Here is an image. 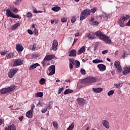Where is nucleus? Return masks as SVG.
<instances>
[{
	"mask_svg": "<svg viewBox=\"0 0 130 130\" xmlns=\"http://www.w3.org/2000/svg\"><path fill=\"white\" fill-rule=\"evenodd\" d=\"M102 123L106 128H109L110 126H109V122L106 120H104L102 121Z\"/></svg>",
	"mask_w": 130,
	"mask_h": 130,
	"instance_id": "obj_19",
	"label": "nucleus"
},
{
	"mask_svg": "<svg viewBox=\"0 0 130 130\" xmlns=\"http://www.w3.org/2000/svg\"><path fill=\"white\" fill-rule=\"evenodd\" d=\"M94 34L95 35H96V37H98V38H99L100 40H102V39L105 35L100 30L96 31Z\"/></svg>",
	"mask_w": 130,
	"mask_h": 130,
	"instance_id": "obj_12",
	"label": "nucleus"
},
{
	"mask_svg": "<svg viewBox=\"0 0 130 130\" xmlns=\"http://www.w3.org/2000/svg\"><path fill=\"white\" fill-rule=\"evenodd\" d=\"M99 17L100 18H101V19H102L103 18L104 21H106V22H107V21H108V19H110V14L106 12H103L102 14L100 15Z\"/></svg>",
	"mask_w": 130,
	"mask_h": 130,
	"instance_id": "obj_7",
	"label": "nucleus"
},
{
	"mask_svg": "<svg viewBox=\"0 0 130 130\" xmlns=\"http://www.w3.org/2000/svg\"><path fill=\"white\" fill-rule=\"evenodd\" d=\"M108 53V50H106L102 51V54H105Z\"/></svg>",
	"mask_w": 130,
	"mask_h": 130,
	"instance_id": "obj_52",
	"label": "nucleus"
},
{
	"mask_svg": "<svg viewBox=\"0 0 130 130\" xmlns=\"http://www.w3.org/2000/svg\"><path fill=\"white\" fill-rule=\"evenodd\" d=\"M76 101L78 105L84 106V104H85V100L84 99V98H78L77 99Z\"/></svg>",
	"mask_w": 130,
	"mask_h": 130,
	"instance_id": "obj_14",
	"label": "nucleus"
},
{
	"mask_svg": "<svg viewBox=\"0 0 130 130\" xmlns=\"http://www.w3.org/2000/svg\"><path fill=\"white\" fill-rule=\"evenodd\" d=\"M58 46V42L57 40H54L52 43V48L54 51H56L57 50V47Z\"/></svg>",
	"mask_w": 130,
	"mask_h": 130,
	"instance_id": "obj_11",
	"label": "nucleus"
},
{
	"mask_svg": "<svg viewBox=\"0 0 130 130\" xmlns=\"http://www.w3.org/2000/svg\"><path fill=\"white\" fill-rule=\"evenodd\" d=\"M77 21V19L76 18V17L73 16L72 19H71V22L72 23H75Z\"/></svg>",
	"mask_w": 130,
	"mask_h": 130,
	"instance_id": "obj_41",
	"label": "nucleus"
},
{
	"mask_svg": "<svg viewBox=\"0 0 130 130\" xmlns=\"http://www.w3.org/2000/svg\"><path fill=\"white\" fill-rule=\"evenodd\" d=\"M90 14L91 10L88 9L83 10L81 13L80 20L83 21V20H85V19H86L87 17H88V16H90Z\"/></svg>",
	"mask_w": 130,
	"mask_h": 130,
	"instance_id": "obj_2",
	"label": "nucleus"
},
{
	"mask_svg": "<svg viewBox=\"0 0 130 130\" xmlns=\"http://www.w3.org/2000/svg\"><path fill=\"white\" fill-rule=\"evenodd\" d=\"M75 36L76 37H78V36H79V32H76L75 35Z\"/></svg>",
	"mask_w": 130,
	"mask_h": 130,
	"instance_id": "obj_61",
	"label": "nucleus"
},
{
	"mask_svg": "<svg viewBox=\"0 0 130 130\" xmlns=\"http://www.w3.org/2000/svg\"><path fill=\"white\" fill-rule=\"evenodd\" d=\"M92 25H93V26H98L99 22L97 21H94L92 22Z\"/></svg>",
	"mask_w": 130,
	"mask_h": 130,
	"instance_id": "obj_40",
	"label": "nucleus"
},
{
	"mask_svg": "<svg viewBox=\"0 0 130 130\" xmlns=\"http://www.w3.org/2000/svg\"><path fill=\"white\" fill-rule=\"evenodd\" d=\"M30 48H31V49L32 50H34V49H35V48H36V47H35V45H33L32 46H31Z\"/></svg>",
	"mask_w": 130,
	"mask_h": 130,
	"instance_id": "obj_55",
	"label": "nucleus"
},
{
	"mask_svg": "<svg viewBox=\"0 0 130 130\" xmlns=\"http://www.w3.org/2000/svg\"><path fill=\"white\" fill-rule=\"evenodd\" d=\"M86 51V49L84 46H82L79 50L78 51L77 54H81V53H84Z\"/></svg>",
	"mask_w": 130,
	"mask_h": 130,
	"instance_id": "obj_23",
	"label": "nucleus"
},
{
	"mask_svg": "<svg viewBox=\"0 0 130 130\" xmlns=\"http://www.w3.org/2000/svg\"><path fill=\"white\" fill-rule=\"evenodd\" d=\"M130 73V68L128 67H125L123 69V71L122 72V74L123 75H124V76H126V75H127V74H129Z\"/></svg>",
	"mask_w": 130,
	"mask_h": 130,
	"instance_id": "obj_18",
	"label": "nucleus"
},
{
	"mask_svg": "<svg viewBox=\"0 0 130 130\" xmlns=\"http://www.w3.org/2000/svg\"><path fill=\"white\" fill-rule=\"evenodd\" d=\"M92 91L94 92V93H101L103 91V88H92Z\"/></svg>",
	"mask_w": 130,
	"mask_h": 130,
	"instance_id": "obj_24",
	"label": "nucleus"
},
{
	"mask_svg": "<svg viewBox=\"0 0 130 130\" xmlns=\"http://www.w3.org/2000/svg\"><path fill=\"white\" fill-rule=\"evenodd\" d=\"M1 55H5V54H7V52H2L1 53Z\"/></svg>",
	"mask_w": 130,
	"mask_h": 130,
	"instance_id": "obj_60",
	"label": "nucleus"
},
{
	"mask_svg": "<svg viewBox=\"0 0 130 130\" xmlns=\"http://www.w3.org/2000/svg\"><path fill=\"white\" fill-rule=\"evenodd\" d=\"M23 118H24V116L19 117V120H20V121H22V120H23Z\"/></svg>",
	"mask_w": 130,
	"mask_h": 130,
	"instance_id": "obj_57",
	"label": "nucleus"
},
{
	"mask_svg": "<svg viewBox=\"0 0 130 130\" xmlns=\"http://www.w3.org/2000/svg\"><path fill=\"white\" fill-rule=\"evenodd\" d=\"M45 61H46V59H45V58H44V59L41 62V63H42L43 67H45V64H46Z\"/></svg>",
	"mask_w": 130,
	"mask_h": 130,
	"instance_id": "obj_45",
	"label": "nucleus"
},
{
	"mask_svg": "<svg viewBox=\"0 0 130 130\" xmlns=\"http://www.w3.org/2000/svg\"><path fill=\"white\" fill-rule=\"evenodd\" d=\"M55 57V55H47L45 57V59H46V61L48 60H51V59H53Z\"/></svg>",
	"mask_w": 130,
	"mask_h": 130,
	"instance_id": "obj_20",
	"label": "nucleus"
},
{
	"mask_svg": "<svg viewBox=\"0 0 130 130\" xmlns=\"http://www.w3.org/2000/svg\"><path fill=\"white\" fill-rule=\"evenodd\" d=\"M53 125L55 128L57 129L58 127V124H57V122L53 121Z\"/></svg>",
	"mask_w": 130,
	"mask_h": 130,
	"instance_id": "obj_37",
	"label": "nucleus"
},
{
	"mask_svg": "<svg viewBox=\"0 0 130 130\" xmlns=\"http://www.w3.org/2000/svg\"><path fill=\"white\" fill-rule=\"evenodd\" d=\"M34 33L36 36H38V29L35 28L34 30Z\"/></svg>",
	"mask_w": 130,
	"mask_h": 130,
	"instance_id": "obj_47",
	"label": "nucleus"
},
{
	"mask_svg": "<svg viewBox=\"0 0 130 130\" xmlns=\"http://www.w3.org/2000/svg\"><path fill=\"white\" fill-rule=\"evenodd\" d=\"M77 41H78V39H74L72 46L74 45V44H75V43H76V42H77Z\"/></svg>",
	"mask_w": 130,
	"mask_h": 130,
	"instance_id": "obj_56",
	"label": "nucleus"
},
{
	"mask_svg": "<svg viewBox=\"0 0 130 130\" xmlns=\"http://www.w3.org/2000/svg\"><path fill=\"white\" fill-rule=\"evenodd\" d=\"M75 68H80V64H81V63H80V61H79L78 60H75Z\"/></svg>",
	"mask_w": 130,
	"mask_h": 130,
	"instance_id": "obj_36",
	"label": "nucleus"
},
{
	"mask_svg": "<svg viewBox=\"0 0 130 130\" xmlns=\"http://www.w3.org/2000/svg\"><path fill=\"white\" fill-rule=\"evenodd\" d=\"M114 93V91L113 90H110L108 93V96H111V95H113V94Z\"/></svg>",
	"mask_w": 130,
	"mask_h": 130,
	"instance_id": "obj_44",
	"label": "nucleus"
},
{
	"mask_svg": "<svg viewBox=\"0 0 130 130\" xmlns=\"http://www.w3.org/2000/svg\"><path fill=\"white\" fill-rule=\"evenodd\" d=\"M6 15L7 17H10L13 19H21V17L19 15H15L9 9L6 10Z\"/></svg>",
	"mask_w": 130,
	"mask_h": 130,
	"instance_id": "obj_5",
	"label": "nucleus"
},
{
	"mask_svg": "<svg viewBox=\"0 0 130 130\" xmlns=\"http://www.w3.org/2000/svg\"><path fill=\"white\" fill-rule=\"evenodd\" d=\"M46 111H47V108H44L42 110H41V112L42 113H45V112H46Z\"/></svg>",
	"mask_w": 130,
	"mask_h": 130,
	"instance_id": "obj_46",
	"label": "nucleus"
},
{
	"mask_svg": "<svg viewBox=\"0 0 130 130\" xmlns=\"http://www.w3.org/2000/svg\"><path fill=\"white\" fill-rule=\"evenodd\" d=\"M130 16L128 15H125L122 16V17L119 20L118 23L120 27H124V21L128 20Z\"/></svg>",
	"mask_w": 130,
	"mask_h": 130,
	"instance_id": "obj_4",
	"label": "nucleus"
},
{
	"mask_svg": "<svg viewBox=\"0 0 130 130\" xmlns=\"http://www.w3.org/2000/svg\"><path fill=\"white\" fill-rule=\"evenodd\" d=\"M21 64H23V60H21V59H15L13 62V67H18Z\"/></svg>",
	"mask_w": 130,
	"mask_h": 130,
	"instance_id": "obj_13",
	"label": "nucleus"
},
{
	"mask_svg": "<svg viewBox=\"0 0 130 130\" xmlns=\"http://www.w3.org/2000/svg\"><path fill=\"white\" fill-rule=\"evenodd\" d=\"M39 66H40V65L38 63H35V64H34L32 65H31L29 67V70H34V69H36V67H39Z\"/></svg>",
	"mask_w": 130,
	"mask_h": 130,
	"instance_id": "obj_27",
	"label": "nucleus"
},
{
	"mask_svg": "<svg viewBox=\"0 0 130 130\" xmlns=\"http://www.w3.org/2000/svg\"><path fill=\"white\" fill-rule=\"evenodd\" d=\"M38 105H40V106H43V105H42V104H41V103L39 102V103L38 104Z\"/></svg>",
	"mask_w": 130,
	"mask_h": 130,
	"instance_id": "obj_64",
	"label": "nucleus"
},
{
	"mask_svg": "<svg viewBox=\"0 0 130 130\" xmlns=\"http://www.w3.org/2000/svg\"><path fill=\"white\" fill-rule=\"evenodd\" d=\"M98 48V45H95L94 46V51H95V50H97Z\"/></svg>",
	"mask_w": 130,
	"mask_h": 130,
	"instance_id": "obj_59",
	"label": "nucleus"
},
{
	"mask_svg": "<svg viewBox=\"0 0 130 130\" xmlns=\"http://www.w3.org/2000/svg\"><path fill=\"white\" fill-rule=\"evenodd\" d=\"M102 41H104L106 44H110L111 43V39L108 36L105 35L102 39Z\"/></svg>",
	"mask_w": 130,
	"mask_h": 130,
	"instance_id": "obj_10",
	"label": "nucleus"
},
{
	"mask_svg": "<svg viewBox=\"0 0 130 130\" xmlns=\"http://www.w3.org/2000/svg\"><path fill=\"white\" fill-rule=\"evenodd\" d=\"M35 96L36 97V98H38L39 97H40V98L43 97V92H40L36 93L35 94Z\"/></svg>",
	"mask_w": 130,
	"mask_h": 130,
	"instance_id": "obj_28",
	"label": "nucleus"
},
{
	"mask_svg": "<svg viewBox=\"0 0 130 130\" xmlns=\"http://www.w3.org/2000/svg\"><path fill=\"white\" fill-rule=\"evenodd\" d=\"M80 73L82 74V75H86V71L84 69H82L81 70Z\"/></svg>",
	"mask_w": 130,
	"mask_h": 130,
	"instance_id": "obj_42",
	"label": "nucleus"
},
{
	"mask_svg": "<svg viewBox=\"0 0 130 130\" xmlns=\"http://www.w3.org/2000/svg\"><path fill=\"white\" fill-rule=\"evenodd\" d=\"M34 108H35V105L34 104H31V109L30 110L33 112V109H34Z\"/></svg>",
	"mask_w": 130,
	"mask_h": 130,
	"instance_id": "obj_50",
	"label": "nucleus"
},
{
	"mask_svg": "<svg viewBox=\"0 0 130 130\" xmlns=\"http://www.w3.org/2000/svg\"><path fill=\"white\" fill-rule=\"evenodd\" d=\"M90 21H91V22H93V21H94V17H91Z\"/></svg>",
	"mask_w": 130,
	"mask_h": 130,
	"instance_id": "obj_63",
	"label": "nucleus"
},
{
	"mask_svg": "<svg viewBox=\"0 0 130 130\" xmlns=\"http://www.w3.org/2000/svg\"><path fill=\"white\" fill-rule=\"evenodd\" d=\"M77 55V51L75 49H72L71 51L69 52V56L73 57L76 56Z\"/></svg>",
	"mask_w": 130,
	"mask_h": 130,
	"instance_id": "obj_21",
	"label": "nucleus"
},
{
	"mask_svg": "<svg viewBox=\"0 0 130 130\" xmlns=\"http://www.w3.org/2000/svg\"><path fill=\"white\" fill-rule=\"evenodd\" d=\"M63 90V87L60 88L58 90V94H60V93H61V92H62Z\"/></svg>",
	"mask_w": 130,
	"mask_h": 130,
	"instance_id": "obj_51",
	"label": "nucleus"
},
{
	"mask_svg": "<svg viewBox=\"0 0 130 130\" xmlns=\"http://www.w3.org/2000/svg\"><path fill=\"white\" fill-rule=\"evenodd\" d=\"M27 33H28V34H29L30 35H32L33 31L32 30H31V29H28Z\"/></svg>",
	"mask_w": 130,
	"mask_h": 130,
	"instance_id": "obj_49",
	"label": "nucleus"
},
{
	"mask_svg": "<svg viewBox=\"0 0 130 130\" xmlns=\"http://www.w3.org/2000/svg\"><path fill=\"white\" fill-rule=\"evenodd\" d=\"M92 62L93 63H100V62H103V60L96 59L93 60Z\"/></svg>",
	"mask_w": 130,
	"mask_h": 130,
	"instance_id": "obj_31",
	"label": "nucleus"
},
{
	"mask_svg": "<svg viewBox=\"0 0 130 130\" xmlns=\"http://www.w3.org/2000/svg\"><path fill=\"white\" fill-rule=\"evenodd\" d=\"M74 123H72L67 128V130H73L74 129Z\"/></svg>",
	"mask_w": 130,
	"mask_h": 130,
	"instance_id": "obj_34",
	"label": "nucleus"
},
{
	"mask_svg": "<svg viewBox=\"0 0 130 130\" xmlns=\"http://www.w3.org/2000/svg\"><path fill=\"white\" fill-rule=\"evenodd\" d=\"M52 11H54V12H58V11H60V7H53L52 8Z\"/></svg>",
	"mask_w": 130,
	"mask_h": 130,
	"instance_id": "obj_32",
	"label": "nucleus"
},
{
	"mask_svg": "<svg viewBox=\"0 0 130 130\" xmlns=\"http://www.w3.org/2000/svg\"><path fill=\"white\" fill-rule=\"evenodd\" d=\"M39 83L41 85H44L45 84V79L42 78L39 81Z\"/></svg>",
	"mask_w": 130,
	"mask_h": 130,
	"instance_id": "obj_35",
	"label": "nucleus"
},
{
	"mask_svg": "<svg viewBox=\"0 0 130 130\" xmlns=\"http://www.w3.org/2000/svg\"><path fill=\"white\" fill-rule=\"evenodd\" d=\"M48 109H49V110H50V109H51V105H49L48 106Z\"/></svg>",
	"mask_w": 130,
	"mask_h": 130,
	"instance_id": "obj_62",
	"label": "nucleus"
},
{
	"mask_svg": "<svg viewBox=\"0 0 130 130\" xmlns=\"http://www.w3.org/2000/svg\"><path fill=\"white\" fill-rule=\"evenodd\" d=\"M69 68H70V70H72V69H73V64L70 63Z\"/></svg>",
	"mask_w": 130,
	"mask_h": 130,
	"instance_id": "obj_58",
	"label": "nucleus"
},
{
	"mask_svg": "<svg viewBox=\"0 0 130 130\" xmlns=\"http://www.w3.org/2000/svg\"><path fill=\"white\" fill-rule=\"evenodd\" d=\"M67 21H68V18L66 17H64L61 19V22H62V23H66Z\"/></svg>",
	"mask_w": 130,
	"mask_h": 130,
	"instance_id": "obj_43",
	"label": "nucleus"
},
{
	"mask_svg": "<svg viewBox=\"0 0 130 130\" xmlns=\"http://www.w3.org/2000/svg\"><path fill=\"white\" fill-rule=\"evenodd\" d=\"M86 36L89 40H93L96 38V37H95V33L93 32H90L89 33H87L86 34Z\"/></svg>",
	"mask_w": 130,
	"mask_h": 130,
	"instance_id": "obj_15",
	"label": "nucleus"
},
{
	"mask_svg": "<svg viewBox=\"0 0 130 130\" xmlns=\"http://www.w3.org/2000/svg\"><path fill=\"white\" fill-rule=\"evenodd\" d=\"M26 117H28V118H32V117H33V111L29 110L26 113Z\"/></svg>",
	"mask_w": 130,
	"mask_h": 130,
	"instance_id": "obj_22",
	"label": "nucleus"
},
{
	"mask_svg": "<svg viewBox=\"0 0 130 130\" xmlns=\"http://www.w3.org/2000/svg\"><path fill=\"white\" fill-rule=\"evenodd\" d=\"M98 68L100 72H104V71L106 70V66L103 64H98Z\"/></svg>",
	"mask_w": 130,
	"mask_h": 130,
	"instance_id": "obj_16",
	"label": "nucleus"
},
{
	"mask_svg": "<svg viewBox=\"0 0 130 130\" xmlns=\"http://www.w3.org/2000/svg\"><path fill=\"white\" fill-rule=\"evenodd\" d=\"M10 9L11 10V12H13V13H18L19 12L18 9L14 7V6H11L10 7Z\"/></svg>",
	"mask_w": 130,
	"mask_h": 130,
	"instance_id": "obj_26",
	"label": "nucleus"
},
{
	"mask_svg": "<svg viewBox=\"0 0 130 130\" xmlns=\"http://www.w3.org/2000/svg\"><path fill=\"white\" fill-rule=\"evenodd\" d=\"M14 57V54L13 53H9V54L5 57V59H10Z\"/></svg>",
	"mask_w": 130,
	"mask_h": 130,
	"instance_id": "obj_30",
	"label": "nucleus"
},
{
	"mask_svg": "<svg viewBox=\"0 0 130 130\" xmlns=\"http://www.w3.org/2000/svg\"><path fill=\"white\" fill-rule=\"evenodd\" d=\"M16 89V85L13 84L10 85V86L7 87V88H4L0 90V92L3 95L5 94H7V93H11V92H13L14 90Z\"/></svg>",
	"mask_w": 130,
	"mask_h": 130,
	"instance_id": "obj_1",
	"label": "nucleus"
},
{
	"mask_svg": "<svg viewBox=\"0 0 130 130\" xmlns=\"http://www.w3.org/2000/svg\"><path fill=\"white\" fill-rule=\"evenodd\" d=\"M32 16H33V15L32 14V13H31V12H28L26 14V17H27L28 19L31 18Z\"/></svg>",
	"mask_w": 130,
	"mask_h": 130,
	"instance_id": "obj_39",
	"label": "nucleus"
},
{
	"mask_svg": "<svg viewBox=\"0 0 130 130\" xmlns=\"http://www.w3.org/2000/svg\"><path fill=\"white\" fill-rule=\"evenodd\" d=\"M97 78L95 77H88L82 80V83L83 84H92L93 83H96Z\"/></svg>",
	"mask_w": 130,
	"mask_h": 130,
	"instance_id": "obj_3",
	"label": "nucleus"
},
{
	"mask_svg": "<svg viewBox=\"0 0 130 130\" xmlns=\"http://www.w3.org/2000/svg\"><path fill=\"white\" fill-rule=\"evenodd\" d=\"M21 24H20V23L18 22L16 24H15L14 25H13L11 26V30H12V31H14V30H16V28H18V27H19V26H20Z\"/></svg>",
	"mask_w": 130,
	"mask_h": 130,
	"instance_id": "obj_25",
	"label": "nucleus"
},
{
	"mask_svg": "<svg viewBox=\"0 0 130 130\" xmlns=\"http://www.w3.org/2000/svg\"><path fill=\"white\" fill-rule=\"evenodd\" d=\"M9 130H16V126L14 124L9 125Z\"/></svg>",
	"mask_w": 130,
	"mask_h": 130,
	"instance_id": "obj_33",
	"label": "nucleus"
},
{
	"mask_svg": "<svg viewBox=\"0 0 130 130\" xmlns=\"http://www.w3.org/2000/svg\"><path fill=\"white\" fill-rule=\"evenodd\" d=\"M16 49L18 52H21L24 50V47L21 44H18L16 46Z\"/></svg>",
	"mask_w": 130,
	"mask_h": 130,
	"instance_id": "obj_17",
	"label": "nucleus"
},
{
	"mask_svg": "<svg viewBox=\"0 0 130 130\" xmlns=\"http://www.w3.org/2000/svg\"><path fill=\"white\" fill-rule=\"evenodd\" d=\"M33 12L35 14H38V11L36 10V8H34Z\"/></svg>",
	"mask_w": 130,
	"mask_h": 130,
	"instance_id": "obj_54",
	"label": "nucleus"
},
{
	"mask_svg": "<svg viewBox=\"0 0 130 130\" xmlns=\"http://www.w3.org/2000/svg\"><path fill=\"white\" fill-rule=\"evenodd\" d=\"M73 92H74V90L70 89H67L64 91L63 94L64 95H67L68 94H71V93H73Z\"/></svg>",
	"mask_w": 130,
	"mask_h": 130,
	"instance_id": "obj_29",
	"label": "nucleus"
},
{
	"mask_svg": "<svg viewBox=\"0 0 130 130\" xmlns=\"http://www.w3.org/2000/svg\"><path fill=\"white\" fill-rule=\"evenodd\" d=\"M114 67L118 71L119 73H121L122 71V68L120 66V62L118 60H116L114 63Z\"/></svg>",
	"mask_w": 130,
	"mask_h": 130,
	"instance_id": "obj_8",
	"label": "nucleus"
},
{
	"mask_svg": "<svg viewBox=\"0 0 130 130\" xmlns=\"http://www.w3.org/2000/svg\"><path fill=\"white\" fill-rule=\"evenodd\" d=\"M96 11H97V8L94 7L93 9H91L90 12H91L92 14H94L96 13Z\"/></svg>",
	"mask_w": 130,
	"mask_h": 130,
	"instance_id": "obj_38",
	"label": "nucleus"
},
{
	"mask_svg": "<svg viewBox=\"0 0 130 130\" xmlns=\"http://www.w3.org/2000/svg\"><path fill=\"white\" fill-rule=\"evenodd\" d=\"M18 71H19V69L17 68L10 69L8 74L9 78H13Z\"/></svg>",
	"mask_w": 130,
	"mask_h": 130,
	"instance_id": "obj_6",
	"label": "nucleus"
},
{
	"mask_svg": "<svg viewBox=\"0 0 130 130\" xmlns=\"http://www.w3.org/2000/svg\"><path fill=\"white\" fill-rule=\"evenodd\" d=\"M48 71L49 72V76H53V75H54L55 74V66L52 65L51 66L49 69Z\"/></svg>",
	"mask_w": 130,
	"mask_h": 130,
	"instance_id": "obj_9",
	"label": "nucleus"
},
{
	"mask_svg": "<svg viewBox=\"0 0 130 130\" xmlns=\"http://www.w3.org/2000/svg\"><path fill=\"white\" fill-rule=\"evenodd\" d=\"M114 85L116 86V88H119V87H120V83L114 84Z\"/></svg>",
	"mask_w": 130,
	"mask_h": 130,
	"instance_id": "obj_53",
	"label": "nucleus"
},
{
	"mask_svg": "<svg viewBox=\"0 0 130 130\" xmlns=\"http://www.w3.org/2000/svg\"><path fill=\"white\" fill-rule=\"evenodd\" d=\"M69 60H70V63H71V64H75V62H74L73 59L70 58Z\"/></svg>",
	"mask_w": 130,
	"mask_h": 130,
	"instance_id": "obj_48",
	"label": "nucleus"
}]
</instances>
